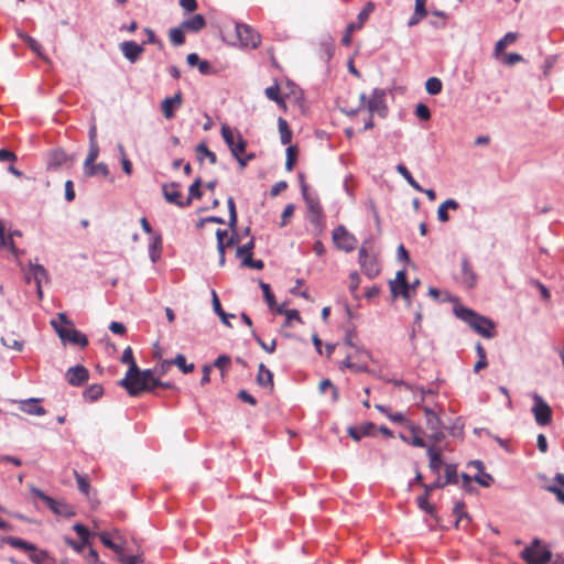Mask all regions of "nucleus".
I'll list each match as a JSON object with an SVG mask.
<instances>
[{"mask_svg":"<svg viewBox=\"0 0 564 564\" xmlns=\"http://www.w3.org/2000/svg\"><path fill=\"white\" fill-rule=\"evenodd\" d=\"M212 295H213V308H214L215 313L219 316V318L221 319V322L225 325H227L228 327H231V324L229 323L228 319L234 318L235 315L228 314L221 308L219 299L214 290L212 291Z\"/></svg>","mask_w":564,"mask_h":564,"instance_id":"473e14b6","label":"nucleus"},{"mask_svg":"<svg viewBox=\"0 0 564 564\" xmlns=\"http://www.w3.org/2000/svg\"><path fill=\"white\" fill-rule=\"evenodd\" d=\"M184 31L186 30L182 25L170 30V41L173 45L180 46L185 42Z\"/></svg>","mask_w":564,"mask_h":564,"instance_id":"603ef678","label":"nucleus"},{"mask_svg":"<svg viewBox=\"0 0 564 564\" xmlns=\"http://www.w3.org/2000/svg\"><path fill=\"white\" fill-rule=\"evenodd\" d=\"M75 479L77 482V487L79 491L86 496L89 494L90 485L88 477L85 475H80L78 471L74 470Z\"/></svg>","mask_w":564,"mask_h":564,"instance_id":"4d7b16f0","label":"nucleus"},{"mask_svg":"<svg viewBox=\"0 0 564 564\" xmlns=\"http://www.w3.org/2000/svg\"><path fill=\"white\" fill-rule=\"evenodd\" d=\"M373 10V4L371 2L367 3V6L359 12L356 23V30L360 29L365 21L368 19L370 12Z\"/></svg>","mask_w":564,"mask_h":564,"instance_id":"69168bd1","label":"nucleus"},{"mask_svg":"<svg viewBox=\"0 0 564 564\" xmlns=\"http://www.w3.org/2000/svg\"><path fill=\"white\" fill-rule=\"evenodd\" d=\"M475 349H476V352L478 356V360L474 366V371L478 372L480 369L486 368L488 362H487L486 350L480 343L476 344Z\"/></svg>","mask_w":564,"mask_h":564,"instance_id":"37998d69","label":"nucleus"},{"mask_svg":"<svg viewBox=\"0 0 564 564\" xmlns=\"http://www.w3.org/2000/svg\"><path fill=\"white\" fill-rule=\"evenodd\" d=\"M257 382L259 386L263 388L272 389L273 387V373L271 372V370L267 369L263 364L259 365Z\"/></svg>","mask_w":564,"mask_h":564,"instance_id":"c85d7f7f","label":"nucleus"},{"mask_svg":"<svg viewBox=\"0 0 564 564\" xmlns=\"http://www.w3.org/2000/svg\"><path fill=\"white\" fill-rule=\"evenodd\" d=\"M264 94L268 99L276 102L278 105L284 104L283 98L280 96V86L276 83L267 87Z\"/></svg>","mask_w":564,"mask_h":564,"instance_id":"09e8293b","label":"nucleus"},{"mask_svg":"<svg viewBox=\"0 0 564 564\" xmlns=\"http://www.w3.org/2000/svg\"><path fill=\"white\" fill-rule=\"evenodd\" d=\"M31 491L34 496H36L42 501H44L46 503V506L52 510L53 513L61 516V517H65V518H70V517L75 516V512H74L72 506H69L63 501H57V500L53 499L52 497L47 496L46 494H44L41 489H39L36 487H32Z\"/></svg>","mask_w":564,"mask_h":564,"instance_id":"423d86ee","label":"nucleus"},{"mask_svg":"<svg viewBox=\"0 0 564 564\" xmlns=\"http://www.w3.org/2000/svg\"><path fill=\"white\" fill-rule=\"evenodd\" d=\"M410 285L406 281L405 270H400L397 272L395 280L390 282L391 293L394 296H398V288H403Z\"/></svg>","mask_w":564,"mask_h":564,"instance_id":"4c0bfd02","label":"nucleus"},{"mask_svg":"<svg viewBox=\"0 0 564 564\" xmlns=\"http://www.w3.org/2000/svg\"><path fill=\"white\" fill-rule=\"evenodd\" d=\"M51 325L54 328V330L57 333L58 337L63 341H68L73 345L79 346L82 348L86 347L88 345V338L85 334L79 332L74 327V325L67 327L62 326L59 322L53 319L51 321Z\"/></svg>","mask_w":564,"mask_h":564,"instance_id":"f03ea898","label":"nucleus"},{"mask_svg":"<svg viewBox=\"0 0 564 564\" xmlns=\"http://www.w3.org/2000/svg\"><path fill=\"white\" fill-rule=\"evenodd\" d=\"M84 173L88 177H93L96 175H101L104 177H107L109 175V169L106 163H90V165L85 166L84 165Z\"/></svg>","mask_w":564,"mask_h":564,"instance_id":"cd10ccee","label":"nucleus"},{"mask_svg":"<svg viewBox=\"0 0 564 564\" xmlns=\"http://www.w3.org/2000/svg\"><path fill=\"white\" fill-rule=\"evenodd\" d=\"M521 557L528 564H546L551 561L552 553L547 549L542 547L540 541L535 539L531 545L522 550Z\"/></svg>","mask_w":564,"mask_h":564,"instance_id":"7ed1b4c3","label":"nucleus"},{"mask_svg":"<svg viewBox=\"0 0 564 564\" xmlns=\"http://www.w3.org/2000/svg\"><path fill=\"white\" fill-rule=\"evenodd\" d=\"M460 275H462V283H464L466 288L473 289L476 285L477 275L474 272V270L469 263V260L467 258H464L462 260Z\"/></svg>","mask_w":564,"mask_h":564,"instance_id":"aec40b11","label":"nucleus"},{"mask_svg":"<svg viewBox=\"0 0 564 564\" xmlns=\"http://www.w3.org/2000/svg\"><path fill=\"white\" fill-rule=\"evenodd\" d=\"M187 64L189 67L198 66V70H208L209 64L207 61H200L196 53L187 55Z\"/></svg>","mask_w":564,"mask_h":564,"instance_id":"5fc2aeb1","label":"nucleus"},{"mask_svg":"<svg viewBox=\"0 0 564 564\" xmlns=\"http://www.w3.org/2000/svg\"><path fill=\"white\" fill-rule=\"evenodd\" d=\"M202 180L200 177L195 178V181L188 187V197L184 200V204L189 206L194 198L198 199L203 196L200 191Z\"/></svg>","mask_w":564,"mask_h":564,"instance_id":"e433bc0d","label":"nucleus"},{"mask_svg":"<svg viewBox=\"0 0 564 564\" xmlns=\"http://www.w3.org/2000/svg\"><path fill=\"white\" fill-rule=\"evenodd\" d=\"M19 36L33 52L39 55L41 54L42 46L35 39L28 35L26 33H20Z\"/></svg>","mask_w":564,"mask_h":564,"instance_id":"0e129e2a","label":"nucleus"},{"mask_svg":"<svg viewBox=\"0 0 564 564\" xmlns=\"http://www.w3.org/2000/svg\"><path fill=\"white\" fill-rule=\"evenodd\" d=\"M474 480L481 487H485V488H488L491 486V484L494 482V478L490 474L484 471V469L481 471H478L475 476H474Z\"/></svg>","mask_w":564,"mask_h":564,"instance_id":"680f3d73","label":"nucleus"},{"mask_svg":"<svg viewBox=\"0 0 564 564\" xmlns=\"http://www.w3.org/2000/svg\"><path fill=\"white\" fill-rule=\"evenodd\" d=\"M65 378L70 386L80 387L88 380L89 372L84 366L77 365L66 371Z\"/></svg>","mask_w":564,"mask_h":564,"instance_id":"4468645a","label":"nucleus"},{"mask_svg":"<svg viewBox=\"0 0 564 564\" xmlns=\"http://www.w3.org/2000/svg\"><path fill=\"white\" fill-rule=\"evenodd\" d=\"M40 399L31 398L20 401L19 409L30 415L42 416L46 413L45 409L39 404Z\"/></svg>","mask_w":564,"mask_h":564,"instance_id":"412c9836","label":"nucleus"},{"mask_svg":"<svg viewBox=\"0 0 564 564\" xmlns=\"http://www.w3.org/2000/svg\"><path fill=\"white\" fill-rule=\"evenodd\" d=\"M397 172L403 176L408 184L417 192H423V187L414 180L410 171L404 164L397 165Z\"/></svg>","mask_w":564,"mask_h":564,"instance_id":"c9c22d12","label":"nucleus"},{"mask_svg":"<svg viewBox=\"0 0 564 564\" xmlns=\"http://www.w3.org/2000/svg\"><path fill=\"white\" fill-rule=\"evenodd\" d=\"M393 383H394V386H400V387L402 386L406 390L413 392L414 397H416V392H419L420 393V402L424 401L426 393H432V390H425L423 387L414 388L403 380H394Z\"/></svg>","mask_w":564,"mask_h":564,"instance_id":"79ce46f5","label":"nucleus"},{"mask_svg":"<svg viewBox=\"0 0 564 564\" xmlns=\"http://www.w3.org/2000/svg\"><path fill=\"white\" fill-rule=\"evenodd\" d=\"M453 514L455 516V527L465 529L470 521L469 514L465 511V503L457 501L453 508Z\"/></svg>","mask_w":564,"mask_h":564,"instance_id":"5701e85b","label":"nucleus"},{"mask_svg":"<svg viewBox=\"0 0 564 564\" xmlns=\"http://www.w3.org/2000/svg\"><path fill=\"white\" fill-rule=\"evenodd\" d=\"M182 106V94L177 91L174 96L165 98L161 104V109L165 119L174 117L175 109Z\"/></svg>","mask_w":564,"mask_h":564,"instance_id":"a211bd4d","label":"nucleus"},{"mask_svg":"<svg viewBox=\"0 0 564 564\" xmlns=\"http://www.w3.org/2000/svg\"><path fill=\"white\" fill-rule=\"evenodd\" d=\"M518 39V34L514 33V32H509L507 33L502 39H500L497 43H496V46H495V54H499L501 53L502 51H505V48L508 46V45H511L512 43H514Z\"/></svg>","mask_w":564,"mask_h":564,"instance_id":"58836bf2","label":"nucleus"},{"mask_svg":"<svg viewBox=\"0 0 564 564\" xmlns=\"http://www.w3.org/2000/svg\"><path fill=\"white\" fill-rule=\"evenodd\" d=\"M1 343L10 348V349H13V350H17V351H21L23 349V343L18 340V339H14L13 337H2L1 338Z\"/></svg>","mask_w":564,"mask_h":564,"instance_id":"774afa93","label":"nucleus"},{"mask_svg":"<svg viewBox=\"0 0 564 564\" xmlns=\"http://www.w3.org/2000/svg\"><path fill=\"white\" fill-rule=\"evenodd\" d=\"M30 560L34 562L35 564H47L50 561V557L46 552L37 550L34 545V550L31 551L29 554Z\"/></svg>","mask_w":564,"mask_h":564,"instance_id":"bf43d9fd","label":"nucleus"},{"mask_svg":"<svg viewBox=\"0 0 564 564\" xmlns=\"http://www.w3.org/2000/svg\"><path fill=\"white\" fill-rule=\"evenodd\" d=\"M496 58L506 67L513 66L517 62L522 61V56L518 53H506L502 51L499 54H495Z\"/></svg>","mask_w":564,"mask_h":564,"instance_id":"f704fd0d","label":"nucleus"},{"mask_svg":"<svg viewBox=\"0 0 564 564\" xmlns=\"http://www.w3.org/2000/svg\"><path fill=\"white\" fill-rule=\"evenodd\" d=\"M178 187L180 184L175 182L171 184H164L162 186L163 196L169 203L184 208L186 207V205L184 204V200L181 199V193L178 191Z\"/></svg>","mask_w":564,"mask_h":564,"instance_id":"f3484780","label":"nucleus"},{"mask_svg":"<svg viewBox=\"0 0 564 564\" xmlns=\"http://www.w3.org/2000/svg\"><path fill=\"white\" fill-rule=\"evenodd\" d=\"M387 91L381 88H375L371 93V97L368 99V110L371 115L377 113L381 118H384L388 113V107L386 105Z\"/></svg>","mask_w":564,"mask_h":564,"instance_id":"f8f14e48","label":"nucleus"},{"mask_svg":"<svg viewBox=\"0 0 564 564\" xmlns=\"http://www.w3.org/2000/svg\"><path fill=\"white\" fill-rule=\"evenodd\" d=\"M375 429V424L373 423H367V424H364L359 427H356V426H349L347 429V432L349 434V436L355 440V441H359L361 440V437L364 436H369L371 435L372 431Z\"/></svg>","mask_w":564,"mask_h":564,"instance_id":"a878e982","label":"nucleus"},{"mask_svg":"<svg viewBox=\"0 0 564 564\" xmlns=\"http://www.w3.org/2000/svg\"><path fill=\"white\" fill-rule=\"evenodd\" d=\"M278 127L282 144H289L292 139V132L289 129L288 122L283 118H279Z\"/></svg>","mask_w":564,"mask_h":564,"instance_id":"c03bdc74","label":"nucleus"},{"mask_svg":"<svg viewBox=\"0 0 564 564\" xmlns=\"http://www.w3.org/2000/svg\"><path fill=\"white\" fill-rule=\"evenodd\" d=\"M259 285L262 290L264 301L270 308V311L274 310L275 306V297L274 294L271 291V288L268 283L263 282L262 280L259 281Z\"/></svg>","mask_w":564,"mask_h":564,"instance_id":"a19ab883","label":"nucleus"},{"mask_svg":"<svg viewBox=\"0 0 564 564\" xmlns=\"http://www.w3.org/2000/svg\"><path fill=\"white\" fill-rule=\"evenodd\" d=\"M251 335L257 344L267 352L272 354L276 348V339H272L270 344H267L262 340V338L256 333L254 329H251Z\"/></svg>","mask_w":564,"mask_h":564,"instance_id":"13d9d810","label":"nucleus"},{"mask_svg":"<svg viewBox=\"0 0 564 564\" xmlns=\"http://www.w3.org/2000/svg\"><path fill=\"white\" fill-rule=\"evenodd\" d=\"M173 365L177 366L183 373H191L194 370V364H187L186 358L182 354H177L172 359Z\"/></svg>","mask_w":564,"mask_h":564,"instance_id":"8fccbe9b","label":"nucleus"},{"mask_svg":"<svg viewBox=\"0 0 564 564\" xmlns=\"http://www.w3.org/2000/svg\"><path fill=\"white\" fill-rule=\"evenodd\" d=\"M162 252V236L160 232H154L149 242V257L155 263L161 258Z\"/></svg>","mask_w":564,"mask_h":564,"instance_id":"b1692460","label":"nucleus"},{"mask_svg":"<svg viewBox=\"0 0 564 564\" xmlns=\"http://www.w3.org/2000/svg\"><path fill=\"white\" fill-rule=\"evenodd\" d=\"M307 219L317 231V234H322L324 230V213L307 215Z\"/></svg>","mask_w":564,"mask_h":564,"instance_id":"6e6d98bb","label":"nucleus"},{"mask_svg":"<svg viewBox=\"0 0 564 564\" xmlns=\"http://www.w3.org/2000/svg\"><path fill=\"white\" fill-rule=\"evenodd\" d=\"M2 542L9 544L10 546L19 550L26 551L31 553L32 550H34V544L17 536H4L2 539Z\"/></svg>","mask_w":564,"mask_h":564,"instance_id":"2f4dec72","label":"nucleus"},{"mask_svg":"<svg viewBox=\"0 0 564 564\" xmlns=\"http://www.w3.org/2000/svg\"><path fill=\"white\" fill-rule=\"evenodd\" d=\"M532 413L539 426H546L552 421V409L546 401L538 393L532 394Z\"/></svg>","mask_w":564,"mask_h":564,"instance_id":"0eeeda50","label":"nucleus"},{"mask_svg":"<svg viewBox=\"0 0 564 564\" xmlns=\"http://www.w3.org/2000/svg\"><path fill=\"white\" fill-rule=\"evenodd\" d=\"M29 269L33 274V281L36 286V295H37L39 300H42L43 299L42 282L50 281L48 272L42 264L37 263V258L29 261Z\"/></svg>","mask_w":564,"mask_h":564,"instance_id":"ddd939ff","label":"nucleus"},{"mask_svg":"<svg viewBox=\"0 0 564 564\" xmlns=\"http://www.w3.org/2000/svg\"><path fill=\"white\" fill-rule=\"evenodd\" d=\"M119 384L124 388L131 397H137L149 389L148 381L139 373V367L135 372H127Z\"/></svg>","mask_w":564,"mask_h":564,"instance_id":"39448f33","label":"nucleus"},{"mask_svg":"<svg viewBox=\"0 0 564 564\" xmlns=\"http://www.w3.org/2000/svg\"><path fill=\"white\" fill-rule=\"evenodd\" d=\"M430 495L425 492L420 495L416 499L417 507L427 514L433 516L435 513V507L429 502Z\"/></svg>","mask_w":564,"mask_h":564,"instance_id":"49530a36","label":"nucleus"},{"mask_svg":"<svg viewBox=\"0 0 564 564\" xmlns=\"http://www.w3.org/2000/svg\"><path fill=\"white\" fill-rule=\"evenodd\" d=\"M254 248V239L251 238L248 242L239 246L236 251V257L243 261V259L252 258V250Z\"/></svg>","mask_w":564,"mask_h":564,"instance_id":"ea45409f","label":"nucleus"},{"mask_svg":"<svg viewBox=\"0 0 564 564\" xmlns=\"http://www.w3.org/2000/svg\"><path fill=\"white\" fill-rule=\"evenodd\" d=\"M236 34L241 46L247 48H256L261 42L259 32L245 23L236 24Z\"/></svg>","mask_w":564,"mask_h":564,"instance_id":"1a4fd4ad","label":"nucleus"},{"mask_svg":"<svg viewBox=\"0 0 564 564\" xmlns=\"http://www.w3.org/2000/svg\"><path fill=\"white\" fill-rule=\"evenodd\" d=\"M423 412L426 417V426L431 431L429 438L436 444L444 438L443 422L432 408L423 406Z\"/></svg>","mask_w":564,"mask_h":564,"instance_id":"6e6552de","label":"nucleus"},{"mask_svg":"<svg viewBox=\"0 0 564 564\" xmlns=\"http://www.w3.org/2000/svg\"><path fill=\"white\" fill-rule=\"evenodd\" d=\"M446 485L448 484H458V475H457V469H456V465H453V464H448L446 465L445 467V481H443Z\"/></svg>","mask_w":564,"mask_h":564,"instance_id":"052dcab7","label":"nucleus"},{"mask_svg":"<svg viewBox=\"0 0 564 564\" xmlns=\"http://www.w3.org/2000/svg\"><path fill=\"white\" fill-rule=\"evenodd\" d=\"M2 542L9 544L10 546L19 550L26 551L31 553L32 550H34V544L17 536H4L2 539Z\"/></svg>","mask_w":564,"mask_h":564,"instance_id":"7c9ffc66","label":"nucleus"},{"mask_svg":"<svg viewBox=\"0 0 564 564\" xmlns=\"http://www.w3.org/2000/svg\"><path fill=\"white\" fill-rule=\"evenodd\" d=\"M358 258L361 270L368 278L372 279L379 274L380 264L375 256L368 253L365 245L360 247Z\"/></svg>","mask_w":564,"mask_h":564,"instance_id":"9b49d317","label":"nucleus"},{"mask_svg":"<svg viewBox=\"0 0 564 564\" xmlns=\"http://www.w3.org/2000/svg\"><path fill=\"white\" fill-rule=\"evenodd\" d=\"M206 25V21H205V18L202 15V14H195L193 15L192 18L185 20L183 23H182V26L186 30V31H191V32H198L199 30H202L204 26Z\"/></svg>","mask_w":564,"mask_h":564,"instance_id":"c756f323","label":"nucleus"},{"mask_svg":"<svg viewBox=\"0 0 564 564\" xmlns=\"http://www.w3.org/2000/svg\"><path fill=\"white\" fill-rule=\"evenodd\" d=\"M100 542L108 549L112 550L117 555L121 552L122 545L113 542L110 539V535L107 532H101L98 534Z\"/></svg>","mask_w":564,"mask_h":564,"instance_id":"864d4df0","label":"nucleus"},{"mask_svg":"<svg viewBox=\"0 0 564 564\" xmlns=\"http://www.w3.org/2000/svg\"><path fill=\"white\" fill-rule=\"evenodd\" d=\"M454 314L484 338L490 339L495 337V324L488 317L479 315L471 308L463 305H456Z\"/></svg>","mask_w":564,"mask_h":564,"instance_id":"f257e3e1","label":"nucleus"},{"mask_svg":"<svg viewBox=\"0 0 564 564\" xmlns=\"http://www.w3.org/2000/svg\"><path fill=\"white\" fill-rule=\"evenodd\" d=\"M333 241L336 248L350 252L357 246V239L354 235L347 231L345 226L339 225L333 230Z\"/></svg>","mask_w":564,"mask_h":564,"instance_id":"9d476101","label":"nucleus"},{"mask_svg":"<svg viewBox=\"0 0 564 564\" xmlns=\"http://www.w3.org/2000/svg\"><path fill=\"white\" fill-rule=\"evenodd\" d=\"M426 454L430 458V468L433 473L438 474L440 468L443 464L441 453L435 449L434 444L430 447H427Z\"/></svg>","mask_w":564,"mask_h":564,"instance_id":"72a5a7b5","label":"nucleus"},{"mask_svg":"<svg viewBox=\"0 0 564 564\" xmlns=\"http://www.w3.org/2000/svg\"><path fill=\"white\" fill-rule=\"evenodd\" d=\"M99 155V145L98 143H89V150H88V154L86 156V160L84 162V165L85 166H88L90 165V163H94L97 158Z\"/></svg>","mask_w":564,"mask_h":564,"instance_id":"338daca9","label":"nucleus"},{"mask_svg":"<svg viewBox=\"0 0 564 564\" xmlns=\"http://www.w3.org/2000/svg\"><path fill=\"white\" fill-rule=\"evenodd\" d=\"M104 393V388L100 384H91L85 389L83 395L86 400L96 401Z\"/></svg>","mask_w":564,"mask_h":564,"instance_id":"a18cd8bd","label":"nucleus"},{"mask_svg":"<svg viewBox=\"0 0 564 564\" xmlns=\"http://www.w3.org/2000/svg\"><path fill=\"white\" fill-rule=\"evenodd\" d=\"M221 137L234 158H238V154H245L247 142L239 131H234L227 124H223Z\"/></svg>","mask_w":564,"mask_h":564,"instance_id":"20e7f679","label":"nucleus"},{"mask_svg":"<svg viewBox=\"0 0 564 564\" xmlns=\"http://www.w3.org/2000/svg\"><path fill=\"white\" fill-rule=\"evenodd\" d=\"M317 52L323 59H329L334 52V42L329 35H323L317 44Z\"/></svg>","mask_w":564,"mask_h":564,"instance_id":"393cba45","label":"nucleus"},{"mask_svg":"<svg viewBox=\"0 0 564 564\" xmlns=\"http://www.w3.org/2000/svg\"><path fill=\"white\" fill-rule=\"evenodd\" d=\"M408 427H409V435L400 433L399 437L406 444H410L414 447H420V448L425 447L426 443L423 440V437L421 436L422 429L412 423H409Z\"/></svg>","mask_w":564,"mask_h":564,"instance_id":"2eb2a0df","label":"nucleus"},{"mask_svg":"<svg viewBox=\"0 0 564 564\" xmlns=\"http://www.w3.org/2000/svg\"><path fill=\"white\" fill-rule=\"evenodd\" d=\"M72 161L69 155L62 149H54L47 154V166L48 169H59L67 166Z\"/></svg>","mask_w":564,"mask_h":564,"instance_id":"dca6fc26","label":"nucleus"},{"mask_svg":"<svg viewBox=\"0 0 564 564\" xmlns=\"http://www.w3.org/2000/svg\"><path fill=\"white\" fill-rule=\"evenodd\" d=\"M118 561L123 563V564H142L143 563V557L142 555H130V556H127L124 554V549L122 547L121 552L118 553Z\"/></svg>","mask_w":564,"mask_h":564,"instance_id":"e2e57ef3","label":"nucleus"},{"mask_svg":"<svg viewBox=\"0 0 564 564\" xmlns=\"http://www.w3.org/2000/svg\"><path fill=\"white\" fill-rule=\"evenodd\" d=\"M301 192H302L303 199L306 204L308 215L323 213V208L319 204L318 197L315 195H311L308 193L307 185L305 184L304 181H302V183H301Z\"/></svg>","mask_w":564,"mask_h":564,"instance_id":"6ab92c4d","label":"nucleus"},{"mask_svg":"<svg viewBox=\"0 0 564 564\" xmlns=\"http://www.w3.org/2000/svg\"><path fill=\"white\" fill-rule=\"evenodd\" d=\"M120 48L127 59L130 62H134L139 55L143 52L142 45L133 42L127 41L120 44Z\"/></svg>","mask_w":564,"mask_h":564,"instance_id":"4be33fe9","label":"nucleus"},{"mask_svg":"<svg viewBox=\"0 0 564 564\" xmlns=\"http://www.w3.org/2000/svg\"><path fill=\"white\" fill-rule=\"evenodd\" d=\"M195 151H196V156H197V161L203 164L204 163V160L205 159H208V161L212 163V164H216L217 162V156L216 154L210 151L208 149V147L206 145V143L202 142V143H198L195 148Z\"/></svg>","mask_w":564,"mask_h":564,"instance_id":"bb28decb","label":"nucleus"},{"mask_svg":"<svg viewBox=\"0 0 564 564\" xmlns=\"http://www.w3.org/2000/svg\"><path fill=\"white\" fill-rule=\"evenodd\" d=\"M121 362L129 365V368H128L127 372L132 373V372L137 371L138 366H137V362L134 360L131 347L128 346L123 350L122 356H121Z\"/></svg>","mask_w":564,"mask_h":564,"instance_id":"de8ad7c7","label":"nucleus"},{"mask_svg":"<svg viewBox=\"0 0 564 564\" xmlns=\"http://www.w3.org/2000/svg\"><path fill=\"white\" fill-rule=\"evenodd\" d=\"M442 80L437 77H430L425 83V89L430 95H438L442 91Z\"/></svg>","mask_w":564,"mask_h":564,"instance_id":"3c124183","label":"nucleus"}]
</instances>
